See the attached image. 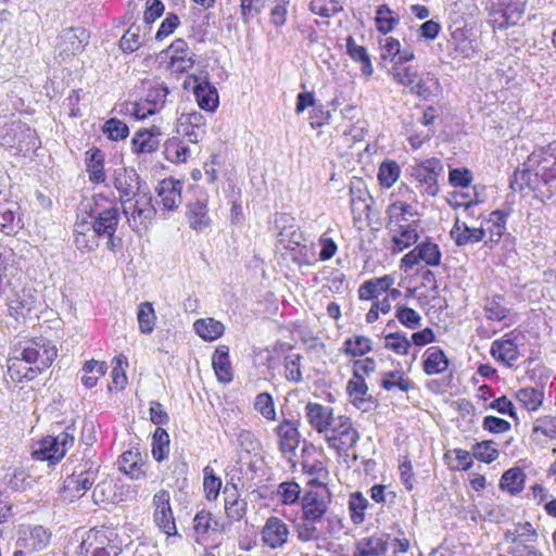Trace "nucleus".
<instances>
[{"label": "nucleus", "instance_id": "nucleus-36", "mask_svg": "<svg viewBox=\"0 0 556 556\" xmlns=\"http://www.w3.org/2000/svg\"><path fill=\"white\" fill-rule=\"evenodd\" d=\"M506 218L507 214L503 211L496 210L490 214L488 219V224H491L488 228H484L486 232H489V240L484 242L490 249H492L493 244L500 242L503 233L506 229Z\"/></svg>", "mask_w": 556, "mask_h": 556}, {"label": "nucleus", "instance_id": "nucleus-18", "mask_svg": "<svg viewBox=\"0 0 556 556\" xmlns=\"http://www.w3.org/2000/svg\"><path fill=\"white\" fill-rule=\"evenodd\" d=\"M182 181L174 178H165L159 182L155 190L163 210L175 211L179 207L182 202Z\"/></svg>", "mask_w": 556, "mask_h": 556}, {"label": "nucleus", "instance_id": "nucleus-55", "mask_svg": "<svg viewBox=\"0 0 556 556\" xmlns=\"http://www.w3.org/2000/svg\"><path fill=\"white\" fill-rule=\"evenodd\" d=\"M102 131L109 139L114 141L125 139L129 135L128 126L115 117L104 123Z\"/></svg>", "mask_w": 556, "mask_h": 556}, {"label": "nucleus", "instance_id": "nucleus-64", "mask_svg": "<svg viewBox=\"0 0 556 556\" xmlns=\"http://www.w3.org/2000/svg\"><path fill=\"white\" fill-rule=\"evenodd\" d=\"M301 356L299 354H290L285 357L286 378L293 382L302 381V372L300 368Z\"/></svg>", "mask_w": 556, "mask_h": 556}, {"label": "nucleus", "instance_id": "nucleus-48", "mask_svg": "<svg viewBox=\"0 0 556 556\" xmlns=\"http://www.w3.org/2000/svg\"><path fill=\"white\" fill-rule=\"evenodd\" d=\"M348 393L350 397L352 399V403L357 407L362 408L363 404H365L368 392V387L365 382V378L357 376L352 377V379L348 382L346 386Z\"/></svg>", "mask_w": 556, "mask_h": 556}, {"label": "nucleus", "instance_id": "nucleus-47", "mask_svg": "<svg viewBox=\"0 0 556 556\" xmlns=\"http://www.w3.org/2000/svg\"><path fill=\"white\" fill-rule=\"evenodd\" d=\"M169 453V435L167 431L157 427L152 437V455L156 462L164 460Z\"/></svg>", "mask_w": 556, "mask_h": 556}, {"label": "nucleus", "instance_id": "nucleus-46", "mask_svg": "<svg viewBox=\"0 0 556 556\" xmlns=\"http://www.w3.org/2000/svg\"><path fill=\"white\" fill-rule=\"evenodd\" d=\"M369 506L368 500L358 491L353 492L349 498V510L354 525L365 521V510Z\"/></svg>", "mask_w": 556, "mask_h": 556}, {"label": "nucleus", "instance_id": "nucleus-51", "mask_svg": "<svg viewBox=\"0 0 556 556\" xmlns=\"http://www.w3.org/2000/svg\"><path fill=\"white\" fill-rule=\"evenodd\" d=\"M115 497V485L112 481H101L96 484L92 491V500L97 505L114 503Z\"/></svg>", "mask_w": 556, "mask_h": 556}, {"label": "nucleus", "instance_id": "nucleus-2", "mask_svg": "<svg viewBox=\"0 0 556 556\" xmlns=\"http://www.w3.org/2000/svg\"><path fill=\"white\" fill-rule=\"evenodd\" d=\"M101 201H108L103 194H96L86 199L79 205V211L91 217L92 233L97 237H113L119 223V208L116 204L110 207H100Z\"/></svg>", "mask_w": 556, "mask_h": 556}, {"label": "nucleus", "instance_id": "nucleus-14", "mask_svg": "<svg viewBox=\"0 0 556 556\" xmlns=\"http://www.w3.org/2000/svg\"><path fill=\"white\" fill-rule=\"evenodd\" d=\"M89 33L83 27L63 29L60 34V42L58 43L60 54L70 56L81 53L89 43Z\"/></svg>", "mask_w": 556, "mask_h": 556}, {"label": "nucleus", "instance_id": "nucleus-21", "mask_svg": "<svg viewBox=\"0 0 556 556\" xmlns=\"http://www.w3.org/2000/svg\"><path fill=\"white\" fill-rule=\"evenodd\" d=\"M289 529L278 517H269L263 527L262 536L265 545L278 548L287 543Z\"/></svg>", "mask_w": 556, "mask_h": 556}, {"label": "nucleus", "instance_id": "nucleus-22", "mask_svg": "<svg viewBox=\"0 0 556 556\" xmlns=\"http://www.w3.org/2000/svg\"><path fill=\"white\" fill-rule=\"evenodd\" d=\"M306 417L311 426L319 433L329 430L332 417V408L318 403H307L305 406Z\"/></svg>", "mask_w": 556, "mask_h": 556}, {"label": "nucleus", "instance_id": "nucleus-17", "mask_svg": "<svg viewBox=\"0 0 556 556\" xmlns=\"http://www.w3.org/2000/svg\"><path fill=\"white\" fill-rule=\"evenodd\" d=\"M193 80V93L197 102L202 110L214 112L219 104L217 89L208 81L207 75L189 77Z\"/></svg>", "mask_w": 556, "mask_h": 556}, {"label": "nucleus", "instance_id": "nucleus-6", "mask_svg": "<svg viewBox=\"0 0 556 556\" xmlns=\"http://www.w3.org/2000/svg\"><path fill=\"white\" fill-rule=\"evenodd\" d=\"M99 466L91 460H86L75 467L72 475L67 476L63 483L64 497L73 501L81 497L96 482Z\"/></svg>", "mask_w": 556, "mask_h": 556}, {"label": "nucleus", "instance_id": "nucleus-44", "mask_svg": "<svg viewBox=\"0 0 556 556\" xmlns=\"http://www.w3.org/2000/svg\"><path fill=\"white\" fill-rule=\"evenodd\" d=\"M503 302L504 296L501 294L485 299L484 312L489 320L502 321L508 316L509 309L504 306Z\"/></svg>", "mask_w": 556, "mask_h": 556}, {"label": "nucleus", "instance_id": "nucleus-25", "mask_svg": "<svg viewBox=\"0 0 556 556\" xmlns=\"http://www.w3.org/2000/svg\"><path fill=\"white\" fill-rule=\"evenodd\" d=\"M212 366L219 382L228 383L232 380V368L227 345H218L216 348L212 355Z\"/></svg>", "mask_w": 556, "mask_h": 556}, {"label": "nucleus", "instance_id": "nucleus-61", "mask_svg": "<svg viewBox=\"0 0 556 556\" xmlns=\"http://www.w3.org/2000/svg\"><path fill=\"white\" fill-rule=\"evenodd\" d=\"M394 80L401 85L407 86L415 84L418 78L417 71L412 66L394 65L391 72Z\"/></svg>", "mask_w": 556, "mask_h": 556}, {"label": "nucleus", "instance_id": "nucleus-23", "mask_svg": "<svg viewBox=\"0 0 556 556\" xmlns=\"http://www.w3.org/2000/svg\"><path fill=\"white\" fill-rule=\"evenodd\" d=\"M279 437V448L283 454H293L300 443V433L296 424L290 419H283L276 428Z\"/></svg>", "mask_w": 556, "mask_h": 556}, {"label": "nucleus", "instance_id": "nucleus-34", "mask_svg": "<svg viewBox=\"0 0 556 556\" xmlns=\"http://www.w3.org/2000/svg\"><path fill=\"white\" fill-rule=\"evenodd\" d=\"M526 482V473L519 467H514L506 470L500 481V488L507 491L511 495L519 494Z\"/></svg>", "mask_w": 556, "mask_h": 556}, {"label": "nucleus", "instance_id": "nucleus-41", "mask_svg": "<svg viewBox=\"0 0 556 556\" xmlns=\"http://www.w3.org/2000/svg\"><path fill=\"white\" fill-rule=\"evenodd\" d=\"M517 401L529 412L538 410L544 400L543 390L535 388H522L516 392Z\"/></svg>", "mask_w": 556, "mask_h": 556}, {"label": "nucleus", "instance_id": "nucleus-52", "mask_svg": "<svg viewBox=\"0 0 556 556\" xmlns=\"http://www.w3.org/2000/svg\"><path fill=\"white\" fill-rule=\"evenodd\" d=\"M308 9L312 13L321 17H331L343 10L342 5L336 0H311Z\"/></svg>", "mask_w": 556, "mask_h": 556}, {"label": "nucleus", "instance_id": "nucleus-54", "mask_svg": "<svg viewBox=\"0 0 556 556\" xmlns=\"http://www.w3.org/2000/svg\"><path fill=\"white\" fill-rule=\"evenodd\" d=\"M203 488L205 496L208 501H215L219 495L222 480L215 476L214 470L210 466H206L203 469Z\"/></svg>", "mask_w": 556, "mask_h": 556}, {"label": "nucleus", "instance_id": "nucleus-24", "mask_svg": "<svg viewBox=\"0 0 556 556\" xmlns=\"http://www.w3.org/2000/svg\"><path fill=\"white\" fill-rule=\"evenodd\" d=\"M417 225H419V220H412V223L405 225H393L394 227H397L393 229L397 232V235H394L392 239L393 252H402L404 249L417 242L419 238Z\"/></svg>", "mask_w": 556, "mask_h": 556}, {"label": "nucleus", "instance_id": "nucleus-35", "mask_svg": "<svg viewBox=\"0 0 556 556\" xmlns=\"http://www.w3.org/2000/svg\"><path fill=\"white\" fill-rule=\"evenodd\" d=\"M426 355L427 357L424 361V371L427 375H438L446 370L448 366V359L440 348H429L426 351Z\"/></svg>", "mask_w": 556, "mask_h": 556}, {"label": "nucleus", "instance_id": "nucleus-28", "mask_svg": "<svg viewBox=\"0 0 556 556\" xmlns=\"http://www.w3.org/2000/svg\"><path fill=\"white\" fill-rule=\"evenodd\" d=\"M86 166L91 182L102 184L105 181L104 155L100 149L92 148L87 151Z\"/></svg>", "mask_w": 556, "mask_h": 556}, {"label": "nucleus", "instance_id": "nucleus-9", "mask_svg": "<svg viewBox=\"0 0 556 556\" xmlns=\"http://www.w3.org/2000/svg\"><path fill=\"white\" fill-rule=\"evenodd\" d=\"M114 188L119 193V202L123 200H134L135 197L149 191L147 185L134 168L121 166L115 168L113 174Z\"/></svg>", "mask_w": 556, "mask_h": 556}, {"label": "nucleus", "instance_id": "nucleus-4", "mask_svg": "<svg viewBox=\"0 0 556 556\" xmlns=\"http://www.w3.org/2000/svg\"><path fill=\"white\" fill-rule=\"evenodd\" d=\"M121 204L132 231L141 232L149 229L156 214L149 191L135 197L134 200H123Z\"/></svg>", "mask_w": 556, "mask_h": 556}, {"label": "nucleus", "instance_id": "nucleus-3", "mask_svg": "<svg viewBox=\"0 0 556 556\" xmlns=\"http://www.w3.org/2000/svg\"><path fill=\"white\" fill-rule=\"evenodd\" d=\"M527 166L534 170L541 188L547 187V199L554 195L551 184L556 180V140L535 147L527 157Z\"/></svg>", "mask_w": 556, "mask_h": 556}, {"label": "nucleus", "instance_id": "nucleus-8", "mask_svg": "<svg viewBox=\"0 0 556 556\" xmlns=\"http://www.w3.org/2000/svg\"><path fill=\"white\" fill-rule=\"evenodd\" d=\"M168 87L162 81H153L147 90L144 98L134 103L132 115L137 119H144L160 112L167 101Z\"/></svg>", "mask_w": 556, "mask_h": 556}, {"label": "nucleus", "instance_id": "nucleus-49", "mask_svg": "<svg viewBox=\"0 0 556 556\" xmlns=\"http://www.w3.org/2000/svg\"><path fill=\"white\" fill-rule=\"evenodd\" d=\"M384 348L399 355H406L410 349V341L402 332H390L384 336Z\"/></svg>", "mask_w": 556, "mask_h": 556}, {"label": "nucleus", "instance_id": "nucleus-1", "mask_svg": "<svg viewBox=\"0 0 556 556\" xmlns=\"http://www.w3.org/2000/svg\"><path fill=\"white\" fill-rule=\"evenodd\" d=\"M331 497L326 483H319V489L308 490L304 493L301 498L302 518L294 525L300 541L311 542L321 538L317 523L326 516Z\"/></svg>", "mask_w": 556, "mask_h": 556}, {"label": "nucleus", "instance_id": "nucleus-59", "mask_svg": "<svg viewBox=\"0 0 556 556\" xmlns=\"http://www.w3.org/2000/svg\"><path fill=\"white\" fill-rule=\"evenodd\" d=\"M142 43L139 26L131 25L119 40V47L124 52H134Z\"/></svg>", "mask_w": 556, "mask_h": 556}, {"label": "nucleus", "instance_id": "nucleus-13", "mask_svg": "<svg viewBox=\"0 0 556 556\" xmlns=\"http://www.w3.org/2000/svg\"><path fill=\"white\" fill-rule=\"evenodd\" d=\"M170 495L166 490H160L153 495V520L167 536L176 535L177 529L170 507Z\"/></svg>", "mask_w": 556, "mask_h": 556}, {"label": "nucleus", "instance_id": "nucleus-45", "mask_svg": "<svg viewBox=\"0 0 556 556\" xmlns=\"http://www.w3.org/2000/svg\"><path fill=\"white\" fill-rule=\"evenodd\" d=\"M51 539V532L42 526H34L29 530V535L25 539L24 547H29L34 552L42 551L48 546Z\"/></svg>", "mask_w": 556, "mask_h": 556}, {"label": "nucleus", "instance_id": "nucleus-5", "mask_svg": "<svg viewBox=\"0 0 556 556\" xmlns=\"http://www.w3.org/2000/svg\"><path fill=\"white\" fill-rule=\"evenodd\" d=\"M75 437L70 428L56 435H47L41 439L31 452L36 460H47L50 464L59 463L66 452L74 445Z\"/></svg>", "mask_w": 556, "mask_h": 556}, {"label": "nucleus", "instance_id": "nucleus-10", "mask_svg": "<svg viewBox=\"0 0 556 556\" xmlns=\"http://www.w3.org/2000/svg\"><path fill=\"white\" fill-rule=\"evenodd\" d=\"M443 170L442 162L437 157H431L413 166L412 176L420 184L425 193L435 197L440 191L438 177Z\"/></svg>", "mask_w": 556, "mask_h": 556}, {"label": "nucleus", "instance_id": "nucleus-56", "mask_svg": "<svg viewBox=\"0 0 556 556\" xmlns=\"http://www.w3.org/2000/svg\"><path fill=\"white\" fill-rule=\"evenodd\" d=\"M400 176V166L396 162H383L379 167L378 179L380 185L390 188L394 185Z\"/></svg>", "mask_w": 556, "mask_h": 556}, {"label": "nucleus", "instance_id": "nucleus-15", "mask_svg": "<svg viewBox=\"0 0 556 556\" xmlns=\"http://www.w3.org/2000/svg\"><path fill=\"white\" fill-rule=\"evenodd\" d=\"M420 261H424L428 266H438L441 262L439 245L432 242H422L405 254L401 262L406 269H410Z\"/></svg>", "mask_w": 556, "mask_h": 556}, {"label": "nucleus", "instance_id": "nucleus-38", "mask_svg": "<svg viewBox=\"0 0 556 556\" xmlns=\"http://www.w3.org/2000/svg\"><path fill=\"white\" fill-rule=\"evenodd\" d=\"M516 546L511 549H534L536 548L533 543L538 540V532L534 527L529 522L516 523Z\"/></svg>", "mask_w": 556, "mask_h": 556}, {"label": "nucleus", "instance_id": "nucleus-40", "mask_svg": "<svg viewBox=\"0 0 556 556\" xmlns=\"http://www.w3.org/2000/svg\"><path fill=\"white\" fill-rule=\"evenodd\" d=\"M399 16L387 4L377 7L375 22L379 33L384 35L391 33L399 24Z\"/></svg>", "mask_w": 556, "mask_h": 556}, {"label": "nucleus", "instance_id": "nucleus-42", "mask_svg": "<svg viewBox=\"0 0 556 556\" xmlns=\"http://www.w3.org/2000/svg\"><path fill=\"white\" fill-rule=\"evenodd\" d=\"M164 155L172 163H185L190 156V149L179 139H168L164 144Z\"/></svg>", "mask_w": 556, "mask_h": 556}, {"label": "nucleus", "instance_id": "nucleus-58", "mask_svg": "<svg viewBox=\"0 0 556 556\" xmlns=\"http://www.w3.org/2000/svg\"><path fill=\"white\" fill-rule=\"evenodd\" d=\"M277 494L286 505H292L300 498L301 488L294 481H285L278 485Z\"/></svg>", "mask_w": 556, "mask_h": 556}, {"label": "nucleus", "instance_id": "nucleus-31", "mask_svg": "<svg viewBox=\"0 0 556 556\" xmlns=\"http://www.w3.org/2000/svg\"><path fill=\"white\" fill-rule=\"evenodd\" d=\"M380 387L386 391H393L396 389L402 392H408L415 388V383L405 377L403 370L396 369L381 375Z\"/></svg>", "mask_w": 556, "mask_h": 556}, {"label": "nucleus", "instance_id": "nucleus-60", "mask_svg": "<svg viewBox=\"0 0 556 556\" xmlns=\"http://www.w3.org/2000/svg\"><path fill=\"white\" fill-rule=\"evenodd\" d=\"M254 408L268 420H274L276 417L273 396L267 392H263L256 395Z\"/></svg>", "mask_w": 556, "mask_h": 556}, {"label": "nucleus", "instance_id": "nucleus-20", "mask_svg": "<svg viewBox=\"0 0 556 556\" xmlns=\"http://www.w3.org/2000/svg\"><path fill=\"white\" fill-rule=\"evenodd\" d=\"M186 218L189 227L202 231L211 226L206 198H197L187 204Z\"/></svg>", "mask_w": 556, "mask_h": 556}, {"label": "nucleus", "instance_id": "nucleus-29", "mask_svg": "<svg viewBox=\"0 0 556 556\" xmlns=\"http://www.w3.org/2000/svg\"><path fill=\"white\" fill-rule=\"evenodd\" d=\"M159 146V134L149 129H139L131 139V150L137 154L152 153Z\"/></svg>", "mask_w": 556, "mask_h": 556}, {"label": "nucleus", "instance_id": "nucleus-33", "mask_svg": "<svg viewBox=\"0 0 556 556\" xmlns=\"http://www.w3.org/2000/svg\"><path fill=\"white\" fill-rule=\"evenodd\" d=\"M350 193L351 211L354 215V219H362L364 217V212L368 210V201L375 203V200L369 192L363 188L361 182L358 186H351Z\"/></svg>", "mask_w": 556, "mask_h": 556}, {"label": "nucleus", "instance_id": "nucleus-7", "mask_svg": "<svg viewBox=\"0 0 556 556\" xmlns=\"http://www.w3.org/2000/svg\"><path fill=\"white\" fill-rule=\"evenodd\" d=\"M56 355L58 350L52 341L45 337H36L24 342L18 359L48 369Z\"/></svg>", "mask_w": 556, "mask_h": 556}, {"label": "nucleus", "instance_id": "nucleus-50", "mask_svg": "<svg viewBox=\"0 0 556 556\" xmlns=\"http://www.w3.org/2000/svg\"><path fill=\"white\" fill-rule=\"evenodd\" d=\"M139 329L142 333H151L154 329L155 313L150 302H143L139 305L137 313Z\"/></svg>", "mask_w": 556, "mask_h": 556}, {"label": "nucleus", "instance_id": "nucleus-39", "mask_svg": "<svg viewBox=\"0 0 556 556\" xmlns=\"http://www.w3.org/2000/svg\"><path fill=\"white\" fill-rule=\"evenodd\" d=\"M194 331L205 341H213L223 336L225 327L223 323L214 318L198 319L193 324Z\"/></svg>", "mask_w": 556, "mask_h": 556}, {"label": "nucleus", "instance_id": "nucleus-12", "mask_svg": "<svg viewBox=\"0 0 556 556\" xmlns=\"http://www.w3.org/2000/svg\"><path fill=\"white\" fill-rule=\"evenodd\" d=\"M527 0H491V14H500L502 21L497 18L498 29H506L516 26L522 18L526 11Z\"/></svg>", "mask_w": 556, "mask_h": 556}, {"label": "nucleus", "instance_id": "nucleus-26", "mask_svg": "<svg viewBox=\"0 0 556 556\" xmlns=\"http://www.w3.org/2000/svg\"><path fill=\"white\" fill-rule=\"evenodd\" d=\"M510 188L518 192H521L525 188H529L534 192L543 193L538 177L534 175V170L527 166V161L522 164L521 169L517 168L514 172L510 179Z\"/></svg>", "mask_w": 556, "mask_h": 556}, {"label": "nucleus", "instance_id": "nucleus-30", "mask_svg": "<svg viewBox=\"0 0 556 556\" xmlns=\"http://www.w3.org/2000/svg\"><path fill=\"white\" fill-rule=\"evenodd\" d=\"M389 217V227L393 225H405L412 223V218L418 215V212L410 205L402 201L391 203L387 208Z\"/></svg>", "mask_w": 556, "mask_h": 556}, {"label": "nucleus", "instance_id": "nucleus-27", "mask_svg": "<svg viewBox=\"0 0 556 556\" xmlns=\"http://www.w3.org/2000/svg\"><path fill=\"white\" fill-rule=\"evenodd\" d=\"M393 283L394 278L389 275L367 280L361 285L358 289V298L366 301L378 299V296L381 293L387 292Z\"/></svg>", "mask_w": 556, "mask_h": 556}, {"label": "nucleus", "instance_id": "nucleus-37", "mask_svg": "<svg viewBox=\"0 0 556 556\" xmlns=\"http://www.w3.org/2000/svg\"><path fill=\"white\" fill-rule=\"evenodd\" d=\"M390 535L380 534L365 538L361 542V556H382L389 547Z\"/></svg>", "mask_w": 556, "mask_h": 556}, {"label": "nucleus", "instance_id": "nucleus-19", "mask_svg": "<svg viewBox=\"0 0 556 556\" xmlns=\"http://www.w3.org/2000/svg\"><path fill=\"white\" fill-rule=\"evenodd\" d=\"M486 236L483 226L471 227L466 222L456 217L455 223L450 230V237L458 248L481 242Z\"/></svg>", "mask_w": 556, "mask_h": 556}, {"label": "nucleus", "instance_id": "nucleus-62", "mask_svg": "<svg viewBox=\"0 0 556 556\" xmlns=\"http://www.w3.org/2000/svg\"><path fill=\"white\" fill-rule=\"evenodd\" d=\"M266 4V0H240V14L244 24L260 14Z\"/></svg>", "mask_w": 556, "mask_h": 556}, {"label": "nucleus", "instance_id": "nucleus-57", "mask_svg": "<svg viewBox=\"0 0 556 556\" xmlns=\"http://www.w3.org/2000/svg\"><path fill=\"white\" fill-rule=\"evenodd\" d=\"M395 317L405 327L415 330L421 325V316L414 308L396 305Z\"/></svg>", "mask_w": 556, "mask_h": 556}, {"label": "nucleus", "instance_id": "nucleus-11", "mask_svg": "<svg viewBox=\"0 0 556 556\" xmlns=\"http://www.w3.org/2000/svg\"><path fill=\"white\" fill-rule=\"evenodd\" d=\"M334 421L330 434L326 435L328 446L337 451L354 447L359 439V434L353 427L351 418L341 415Z\"/></svg>", "mask_w": 556, "mask_h": 556}, {"label": "nucleus", "instance_id": "nucleus-16", "mask_svg": "<svg viewBox=\"0 0 556 556\" xmlns=\"http://www.w3.org/2000/svg\"><path fill=\"white\" fill-rule=\"evenodd\" d=\"M36 303L37 295L35 290L23 288L18 291H13L8 298L9 314L15 320L25 319L35 309Z\"/></svg>", "mask_w": 556, "mask_h": 556}, {"label": "nucleus", "instance_id": "nucleus-53", "mask_svg": "<svg viewBox=\"0 0 556 556\" xmlns=\"http://www.w3.org/2000/svg\"><path fill=\"white\" fill-rule=\"evenodd\" d=\"M493 444L494 442L491 440L477 442L472 445L473 457L486 464L494 462L500 453Z\"/></svg>", "mask_w": 556, "mask_h": 556}, {"label": "nucleus", "instance_id": "nucleus-63", "mask_svg": "<svg viewBox=\"0 0 556 556\" xmlns=\"http://www.w3.org/2000/svg\"><path fill=\"white\" fill-rule=\"evenodd\" d=\"M533 432L556 440V417L546 415L538 418L534 422Z\"/></svg>", "mask_w": 556, "mask_h": 556}, {"label": "nucleus", "instance_id": "nucleus-43", "mask_svg": "<svg viewBox=\"0 0 556 556\" xmlns=\"http://www.w3.org/2000/svg\"><path fill=\"white\" fill-rule=\"evenodd\" d=\"M21 362L18 357H16L14 361H11V363L8 366V372L12 380H17L20 382L22 381H31L34 380L39 374H41L46 368H40V366L33 365L30 367L21 368Z\"/></svg>", "mask_w": 556, "mask_h": 556}, {"label": "nucleus", "instance_id": "nucleus-32", "mask_svg": "<svg viewBox=\"0 0 556 556\" xmlns=\"http://www.w3.org/2000/svg\"><path fill=\"white\" fill-rule=\"evenodd\" d=\"M491 354L507 366H511L519 357L517 343L511 339L495 340L491 345Z\"/></svg>", "mask_w": 556, "mask_h": 556}]
</instances>
